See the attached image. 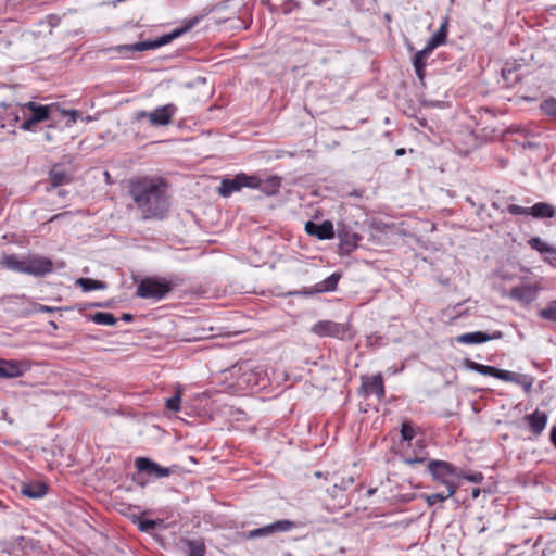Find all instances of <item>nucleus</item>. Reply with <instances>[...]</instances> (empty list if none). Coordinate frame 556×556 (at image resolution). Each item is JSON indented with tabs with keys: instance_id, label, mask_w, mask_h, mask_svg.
Masks as SVG:
<instances>
[{
	"instance_id": "f257e3e1",
	"label": "nucleus",
	"mask_w": 556,
	"mask_h": 556,
	"mask_svg": "<svg viewBox=\"0 0 556 556\" xmlns=\"http://www.w3.org/2000/svg\"><path fill=\"white\" fill-rule=\"evenodd\" d=\"M129 194L142 219H164L170 207L168 184L159 176H137L129 180Z\"/></svg>"
},
{
	"instance_id": "f03ea898",
	"label": "nucleus",
	"mask_w": 556,
	"mask_h": 556,
	"mask_svg": "<svg viewBox=\"0 0 556 556\" xmlns=\"http://www.w3.org/2000/svg\"><path fill=\"white\" fill-rule=\"evenodd\" d=\"M2 264L10 270L43 277L53 270V263L49 257L29 254L20 258L15 254L4 255Z\"/></svg>"
},
{
	"instance_id": "7ed1b4c3",
	"label": "nucleus",
	"mask_w": 556,
	"mask_h": 556,
	"mask_svg": "<svg viewBox=\"0 0 556 556\" xmlns=\"http://www.w3.org/2000/svg\"><path fill=\"white\" fill-rule=\"evenodd\" d=\"M427 472L430 475L431 480L444 486L447 496H454L458 483L455 482L458 475H462V469L454 466L452 463L440 459H429L427 462Z\"/></svg>"
},
{
	"instance_id": "20e7f679",
	"label": "nucleus",
	"mask_w": 556,
	"mask_h": 556,
	"mask_svg": "<svg viewBox=\"0 0 556 556\" xmlns=\"http://www.w3.org/2000/svg\"><path fill=\"white\" fill-rule=\"evenodd\" d=\"M464 364L468 369L473 370L480 375L491 376L506 382H514L516 384L521 386L526 391H529L532 387L533 380L531 377L527 375H521L518 372L500 369L497 367L483 365L469 358L465 359Z\"/></svg>"
},
{
	"instance_id": "39448f33",
	"label": "nucleus",
	"mask_w": 556,
	"mask_h": 556,
	"mask_svg": "<svg viewBox=\"0 0 556 556\" xmlns=\"http://www.w3.org/2000/svg\"><path fill=\"white\" fill-rule=\"evenodd\" d=\"M173 290V283L161 277H146L137 287V296L160 301Z\"/></svg>"
},
{
	"instance_id": "423d86ee",
	"label": "nucleus",
	"mask_w": 556,
	"mask_h": 556,
	"mask_svg": "<svg viewBox=\"0 0 556 556\" xmlns=\"http://www.w3.org/2000/svg\"><path fill=\"white\" fill-rule=\"evenodd\" d=\"M24 108L27 109L30 114L22 122L21 129L28 131L33 130L34 126L40 122L53 121L56 117V112L59 111V106L56 104L41 105L34 101L25 103Z\"/></svg>"
},
{
	"instance_id": "0eeeda50",
	"label": "nucleus",
	"mask_w": 556,
	"mask_h": 556,
	"mask_svg": "<svg viewBox=\"0 0 556 556\" xmlns=\"http://www.w3.org/2000/svg\"><path fill=\"white\" fill-rule=\"evenodd\" d=\"M447 39V21L445 20L440 28L428 39L425 48L418 51L413 58V66H427V59L434 49L445 43Z\"/></svg>"
},
{
	"instance_id": "6e6552de",
	"label": "nucleus",
	"mask_w": 556,
	"mask_h": 556,
	"mask_svg": "<svg viewBox=\"0 0 556 556\" xmlns=\"http://www.w3.org/2000/svg\"><path fill=\"white\" fill-rule=\"evenodd\" d=\"M178 108L174 103H167L159 106L151 112L139 111L136 113V118H148L149 123L153 127L167 126L172 123L173 117L177 113Z\"/></svg>"
},
{
	"instance_id": "1a4fd4ad",
	"label": "nucleus",
	"mask_w": 556,
	"mask_h": 556,
	"mask_svg": "<svg viewBox=\"0 0 556 556\" xmlns=\"http://www.w3.org/2000/svg\"><path fill=\"white\" fill-rule=\"evenodd\" d=\"M506 210L511 215H531L539 219L553 218L556 215V208L547 202H538L531 207L509 204Z\"/></svg>"
},
{
	"instance_id": "9d476101",
	"label": "nucleus",
	"mask_w": 556,
	"mask_h": 556,
	"mask_svg": "<svg viewBox=\"0 0 556 556\" xmlns=\"http://www.w3.org/2000/svg\"><path fill=\"white\" fill-rule=\"evenodd\" d=\"M296 527L294 521L288 519L277 520L273 523L247 531L243 533L247 540H254L264 536H270L280 532H289Z\"/></svg>"
},
{
	"instance_id": "9b49d317",
	"label": "nucleus",
	"mask_w": 556,
	"mask_h": 556,
	"mask_svg": "<svg viewBox=\"0 0 556 556\" xmlns=\"http://www.w3.org/2000/svg\"><path fill=\"white\" fill-rule=\"evenodd\" d=\"M349 330V325L332 320H319L311 328V331L316 336L330 337L339 340L345 339Z\"/></svg>"
},
{
	"instance_id": "f8f14e48",
	"label": "nucleus",
	"mask_w": 556,
	"mask_h": 556,
	"mask_svg": "<svg viewBox=\"0 0 556 556\" xmlns=\"http://www.w3.org/2000/svg\"><path fill=\"white\" fill-rule=\"evenodd\" d=\"M253 186V179L251 175L240 173L232 178H223L220 186L218 187L219 195L227 198L233 192L240 191L242 188H250Z\"/></svg>"
},
{
	"instance_id": "ddd939ff",
	"label": "nucleus",
	"mask_w": 556,
	"mask_h": 556,
	"mask_svg": "<svg viewBox=\"0 0 556 556\" xmlns=\"http://www.w3.org/2000/svg\"><path fill=\"white\" fill-rule=\"evenodd\" d=\"M338 238L340 240V254H350L356 250L358 242L362 239L361 235L353 231L352 228L345 224L338 225Z\"/></svg>"
},
{
	"instance_id": "4468645a",
	"label": "nucleus",
	"mask_w": 556,
	"mask_h": 556,
	"mask_svg": "<svg viewBox=\"0 0 556 556\" xmlns=\"http://www.w3.org/2000/svg\"><path fill=\"white\" fill-rule=\"evenodd\" d=\"M170 41H173L170 38V35L165 34L154 40L141 41V42H137L134 45H121V46H117L115 48V50L119 53L141 52V51H146V50H150V49L160 48L162 46L169 43Z\"/></svg>"
},
{
	"instance_id": "2eb2a0df",
	"label": "nucleus",
	"mask_w": 556,
	"mask_h": 556,
	"mask_svg": "<svg viewBox=\"0 0 556 556\" xmlns=\"http://www.w3.org/2000/svg\"><path fill=\"white\" fill-rule=\"evenodd\" d=\"M135 465L139 472H144L155 478L168 477L174 472L172 467H162L147 457H138Z\"/></svg>"
},
{
	"instance_id": "dca6fc26",
	"label": "nucleus",
	"mask_w": 556,
	"mask_h": 556,
	"mask_svg": "<svg viewBox=\"0 0 556 556\" xmlns=\"http://www.w3.org/2000/svg\"><path fill=\"white\" fill-rule=\"evenodd\" d=\"M540 288L536 285L526 283L510 289L509 298L521 304L528 305L536 300Z\"/></svg>"
},
{
	"instance_id": "f3484780",
	"label": "nucleus",
	"mask_w": 556,
	"mask_h": 556,
	"mask_svg": "<svg viewBox=\"0 0 556 556\" xmlns=\"http://www.w3.org/2000/svg\"><path fill=\"white\" fill-rule=\"evenodd\" d=\"M28 369L29 366L25 362L0 358V378H17L23 376Z\"/></svg>"
},
{
	"instance_id": "a211bd4d",
	"label": "nucleus",
	"mask_w": 556,
	"mask_h": 556,
	"mask_svg": "<svg viewBox=\"0 0 556 556\" xmlns=\"http://www.w3.org/2000/svg\"><path fill=\"white\" fill-rule=\"evenodd\" d=\"M362 390L365 395L375 394L379 400L384 397V384L381 374L374 375L371 377H362Z\"/></svg>"
},
{
	"instance_id": "6ab92c4d",
	"label": "nucleus",
	"mask_w": 556,
	"mask_h": 556,
	"mask_svg": "<svg viewBox=\"0 0 556 556\" xmlns=\"http://www.w3.org/2000/svg\"><path fill=\"white\" fill-rule=\"evenodd\" d=\"M502 331L496 330L492 334L482 331L467 332L456 337V342L462 344H481L490 340L501 339Z\"/></svg>"
},
{
	"instance_id": "aec40b11",
	"label": "nucleus",
	"mask_w": 556,
	"mask_h": 556,
	"mask_svg": "<svg viewBox=\"0 0 556 556\" xmlns=\"http://www.w3.org/2000/svg\"><path fill=\"white\" fill-rule=\"evenodd\" d=\"M253 179V186L251 189H258L266 195H275L279 192L281 187V178L278 176H270L266 179H261L256 175H251Z\"/></svg>"
},
{
	"instance_id": "412c9836",
	"label": "nucleus",
	"mask_w": 556,
	"mask_h": 556,
	"mask_svg": "<svg viewBox=\"0 0 556 556\" xmlns=\"http://www.w3.org/2000/svg\"><path fill=\"white\" fill-rule=\"evenodd\" d=\"M73 181V175L62 164H54L49 170V182L51 188L68 185Z\"/></svg>"
},
{
	"instance_id": "4be33fe9",
	"label": "nucleus",
	"mask_w": 556,
	"mask_h": 556,
	"mask_svg": "<svg viewBox=\"0 0 556 556\" xmlns=\"http://www.w3.org/2000/svg\"><path fill=\"white\" fill-rule=\"evenodd\" d=\"M305 231L309 236H315L320 240L332 239L334 237L333 225L330 220L316 224L312 220L305 224Z\"/></svg>"
},
{
	"instance_id": "5701e85b",
	"label": "nucleus",
	"mask_w": 556,
	"mask_h": 556,
	"mask_svg": "<svg viewBox=\"0 0 556 556\" xmlns=\"http://www.w3.org/2000/svg\"><path fill=\"white\" fill-rule=\"evenodd\" d=\"M525 420L529 425L530 431L539 437L546 427L548 416L546 413L535 409L532 414L526 415Z\"/></svg>"
},
{
	"instance_id": "b1692460",
	"label": "nucleus",
	"mask_w": 556,
	"mask_h": 556,
	"mask_svg": "<svg viewBox=\"0 0 556 556\" xmlns=\"http://www.w3.org/2000/svg\"><path fill=\"white\" fill-rule=\"evenodd\" d=\"M341 278V274L336 271L331 274L329 277H327L325 280L317 283L313 289L307 290L304 289L303 291H300L299 293L305 294V295H312L315 293L320 292H331L334 291L338 287V282Z\"/></svg>"
},
{
	"instance_id": "393cba45",
	"label": "nucleus",
	"mask_w": 556,
	"mask_h": 556,
	"mask_svg": "<svg viewBox=\"0 0 556 556\" xmlns=\"http://www.w3.org/2000/svg\"><path fill=\"white\" fill-rule=\"evenodd\" d=\"M21 493L29 498H41L48 493V485L38 481L23 483Z\"/></svg>"
},
{
	"instance_id": "a878e982",
	"label": "nucleus",
	"mask_w": 556,
	"mask_h": 556,
	"mask_svg": "<svg viewBox=\"0 0 556 556\" xmlns=\"http://www.w3.org/2000/svg\"><path fill=\"white\" fill-rule=\"evenodd\" d=\"M541 112L553 123L556 124V98L547 97L540 103Z\"/></svg>"
},
{
	"instance_id": "bb28decb",
	"label": "nucleus",
	"mask_w": 556,
	"mask_h": 556,
	"mask_svg": "<svg viewBox=\"0 0 556 556\" xmlns=\"http://www.w3.org/2000/svg\"><path fill=\"white\" fill-rule=\"evenodd\" d=\"M75 283L79 286L84 292L103 290L106 288V283L104 281L92 278H78Z\"/></svg>"
},
{
	"instance_id": "cd10ccee",
	"label": "nucleus",
	"mask_w": 556,
	"mask_h": 556,
	"mask_svg": "<svg viewBox=\"0 0 556 556\" xmlns=\"http://www.w3.org/2000/svg\"><path fill=\"white\" fill-rule=\"evenodd\" d=\"M502 77L506 87H515L520 80L521 75L517 67H509L502 70Z\"/></svg>"
},
{
	"instance_id": "c85d7f7f",
	"label": "nucleus",
	"mask_w": 556,
	"mask_h": 556,
	"mask_svg": "<svg viewBox=\"0 0 556 556\" xmlns=\"http://www.w3.org/2000/svg\"><path fill=\"white\" fill-rule=\"evenodd\" d=\"M188 547V556H205V544L201 540H185Z\"/></svg>"
},
{
	"instance_id": "c756f323",
	"label": "nucleus",
	"mask_w": 556,
	"mask_h": 556,
	"mask_svg": "<svg viewBox=\"0 0 556 556\" xmlns=\"http://www.w3.org/2000/svg\"><path fill=\"white\" fill-rule=\"evenodd\" d=\"M90 320L98 325H108V326H114L117 321V319L114 317L112 313L106 312H98L90 316Z\"/></svg>"
},
{
	"instance_id": "7c9ffc66",
	"label": "nucleus",
	"mask_w": 556,
	"mask_h": 556,
	"mask_svg": "<svg viewBox=\"0 0 556 556\" xmlns=\"http://www.w3.org/2000/svg\"><path fill=\"white\" fill-rule=\"evenodd\" d=\"M419 496H420V498L425 500L427 505L430 507L434 506L439 502H445L447 498L451 497V496L446 495L445 491H441V492H437V493H432V494L422 493Z\"/></svg>"
},
{
	"instance_id": "2f4dec72",
	"label": "nucleus",
	"mask_w": 556,
	"mask_h": 556,
	"mask_svg": "<svg viewBox=\"0 0 556 556\" xmlns=\"http://www.w3.org/2000/svg\"><path fill=\"white\" fill-rule=\"evenodd\" d=\"M528 244L531 249L540 252L541 254H547L549 253L551 249H552V245L547 244L546 242H544L541 238L539 237H532L531 239L528 240Z\"/></svg>"
},
{
	"instance_id": "473e14b6",
	"label": "nucleus",
	"mask_w": 556,
	"mask_h": 556,
	"mask_svg": "<svg viewBox=\"0 0 556 556\" xmlns=\"http://www.w3.org/2000/svg\"><path fill=\"white\" fill-rule=\"evenodd\" d=\"M134 523L137 525L138 529L141 531V532H152L153 530L156 529V526H157V521L156 520H152V519H141L140 517H135L134 518Z\"/></svg>"
},
{
	"instance_id": "72a5a7b5",
	"label": "nucleus",
	"mask_w": 556,
	"mask_h": 556,
	"mask_svg": "<svg viewBox=\"0 0 556 556\" xmlns=\"http://www.w3.org/2000/svg\"><path fill=\"white\" fill-rule=\"evenodd\" d=\"M199 17H193L186 22V24L182 27L175 28L169 33L172 40L180 37L181 35L189 31L191 28H193L199 23Z\"/></svg>"
},
{
	"instance_id": "f704fd0d",
	"label": "nucleus",
	"mask_w": 556,
	"mask_h": 556,
	"mask_svg": "<svg viewBox=\"0 0 556 556\" xmlns=\"http://www.w3.org/2000/svg\"><path fill=\"white\" fill-rule=\"evenodd\" d=\"M542 319L556 323V301H551L545 308L539 312Z\"/></svg>"
},
{
	"instance_id": "c9c22d12",
	"label": "nucleus",
	"mask_w": 556,
	"mask_h": 556,
	"mask_svg": "<svg viewBox=\"0 0 556 556\" xmlns=\"http://www.w3.org/2000/svg\"><path fill=\"white\" fill-rule=\"evenodd\" d=\"M416 435L415 428L410 421H404L401 426V438L402 441L410 442Z\"/></svg>"
},
{
	"instance_id": "e433bc0d",
	"label": "nucleus",
	"mask_w": 556,
	"mask_h": 556,
	"mask_svg": "<svg viewBox=\"0 0 556 556\" xmlns=\"http://www.w3.org/2000/svg\"><path fill=\"white\" fill-rule=\"evenodd\" d=\"M56 116H68V121L66 122V126L71 127L74 125L77 119L80 117V112L78 110H63L59 108V111L56 112Z\"/></svg>"
},
{
	"instance_id": "4c0bfd02",
	"label": "nucleus",
	"mask_w": 556,
	"mask_h": 556,
	"mask_svg": "<svg viewBox=\"0 0 556 556\" xmlns=\"http://www.w3.org/2000/svg\"><path fill=\"white\" fill-rule=\"evenodd\" d=\"M457 479H465L467 481H470V482H473V483H481L484 479L482 472H465L463 469H462V475H458L457 476Z\"/></svg>"
},
{
	"instance_id": "58836bf2",
	"label": "nucleus",
	"mask_w": 556,
	"mask_h": 556,
	"mask_svg": "<svg viewBox=\"0 0 556 556\" xmlns=\"http://www.w3.org/2000/svg\"><path fill=\"white\" fill-rule=\"evenodd\" d=\"M181 396L180 393H175L172 397L166 400L165 406L168 410L178 412L180 409Z\"/></svg>"
},
{
	"instance_id": "ea45409f",
	"label": "nucleus",
	"mask_w": 556,
	"mask_h": 556,
	"mask_svg": "<svg viewBox=\"0 0 556 556\" xmlns=\"http://www.w3.org/2000/svg\"><path fill=\"white\" fill-rule=\"evenodd\" d=\"M301 3L296 0H285L281 4V13L285 15L290 14L292 11L300 9Z\"/></svg>"
},
{
	"instance_id": "a19ab883",
	"label": "nucleus",
	"mask_w": 556,
	"mask_h": 556,
	"mask_svg": "<svg viewBox=\"0 0 556 556\" xmlns=\"http://www.w3.org/2000/svg\"><path fill=\"white\" fill-rule=\"evenodd\" d=\"M61 308L60 307H52V306H48V305H43V304H39V303H33L31 304V309H30V313H53L55 311H60Z\"/></svg>"
},
{
	"instance_id": "79ce46f5",
	"label": "nucleus",
	"mask_w": 556,
	"mask_h": 556,
	"mask_svg": "<svg viewBox=\"0 0 556 556\" xmlns=\"http://www.w3.org/2000/svg\"><path fill=\"white\" fill-rule=\"evenodd\" d=\"M354 483L353 477L342 478L341 481L338 483H334L333 488L340 489V490H346Z\"/></svg>"
},
{
	"instance_id": "37998d69",
	"label": "nucleus",
	"mask_w": 556,
	"mask_h": 556,
	"mask_svg": "<svg viewBox=\"0 0 556 556\" xmlns=\"http://www.w3.org/2000/svg\"><path fill=\"white\" fill-rule=\"evenodd\" d=\"M425 462H426L425 457H419V456H415V457L404 456L403 457V463L408 465V466H414L416 464H421V463H425Z\"/></svg>"
},
{
	"instance_id": "c03bdc74",
	"label": "nucleus",
	"mask_w": 556,
	"mask_h": 556,
	"mask_svg": "<svg viewBox=\"0 0 556 556\" xmlns=\"http://www.w3.org/2000/svg\"><path fill=\"white\" fill-rule=\"evenodd\" d=\"M416 76L418 77L420 84L425 86V77H426V66H414Z\"/></svg>"
},
{
	"instance_id": "a18cd8bd",
	"label": "nucleus",
	"mask_w": 556,
	"mask_h": 556,
	"mask_svg": "<svg viewBox=\"0 0 556 556\" xmlns=\"http://www.w3.org/2000/svg\"><path fill=\"white\" fill-rule=\"evenodd\" d=\"M511 131L519 132L525 138V140L534 137V134L526 127H517L516 129L511 128Z\"/></svg>"
},
{
	"instance_id": "49530a36",
	"label": "nucleus",
	"mask_w": 556,
	"mask_h": 556,
	"mask_svg": "<svg viewBox=\"0 0 556 556\" xmlns=\"http://www.w3.org/2000/svg\"><path fill=\"white\" fill-rule=\"evenodd\" d=\"M522 148L523 149H530V150H533V149H538L540 147V143L539 142H535L532 140V138L530 139H526L522 143H521Z\"/></svg>"
},
{
	"instance_id": "de8ad7c7",
	"label": "nucleus",
	"mask_w": 556,
	"mask_h": 556,
	"mask_svg": "<svg viewBox=\"0 0 556 556\" xmlns=\"http://www.w3.org/2000/svg\"><path fill=\"white\" fill-rule=\"evenodd\" d=\"M547 260L553 264L556 265V248L552 247Z\"/></svg>"
},
{
	"instance_id": "09e8293b",
	"label": "nucleus",
	"mask_w": 556,
	"mask_h": 556,
	"mask_svg": "<svg viewBox=\"0 0 556 556\" xmlns=\"http://www.w3.org/2000/svg\"><path fill=\"white\" fill-rule=\"evenodd\" d=\"M549 439L552 444L556 447V424L551 429Z\"/></svg>"
},
{
	"instance_id": "8fccbe9b",
	"label": "nucleus",
	"mask_w": 556,
	"mask_h": 556,
	"mask_svg": "<svg viewBox=\"0 0 556 556\" xmlns=\"http://www.w3.org/2000/svg\"><path fill=\"white\" fill-rule=\"evenodd\" d=\"M544 518L547 520L556 521V511H544Z\"/></svg>"
},
{
	"instance_id": "3c124183",
	"label": "nucleus",
	"mask_w": 556,
	"mask_h": 556,
	"mask_svg": "<svg viewBox=\"0 0 556 556\" xmlns=\"http://www.w3.org/2000/svg\"><path fill=\"white\" fill-rule=\"evenodd\" d=\"M121 319L124 320V321L129 323V321L134 320V316L131 314H129V313H124L122 315Z\"/></svg>"
},
{
	"instance_id": "603ef678",
	"label": "nucleus",
	"mask_w": 556,
	"mask_h": 556,
	"mask_svg": "<svg viewBox=\"0 0 556 556\" xmlns=\"http://www.w3.org/2000/svg\"><path fill=\"white\" fill-rule=\"evenodd\" d=\"M480 492H481V491H480V489H479V488H475V489H472V491H471V496H472V498H477V497L480 495Z\"/></svg>"
},
{
	"instance_id": "864d4df0",
	"label": "nucleus",
	"mask_w": 556,
	"mask_h": 556,
	"mask_svg": "<svg viewBox=\"0 0 556 556\" xmlns=\"http://www.w3.org/2000/svg\"><path fill=\"white\" fill-rule=\"evenodd\" d=\"M405 153H406V151H405L404 148H399V149L395 150V155L396 156H403Z\"/></svg>"
},
{
	"instance_id": "5fc2aeb1",
	"label": "nucleus",
	"mask_w": 556,
	"mask_h": 556,
	"mask_svg": "<svg viewBox=\"0 0 556 556\" xmlns=\"http://www.w3.org/2000/svg\"><path fill=\"white\" fill-rule=\"evenodd\" d=\"M315 5H321L328 2L329 0H311Z\"/></svg>"
},
{
	"instance_id": "6e6d98bb",
	"label": "nucleus",
	"mask_w": 556,
	"mask_h": 556,
	"mask_svg": "<svg viewBox=\"0 0 556 556\" xmlns=\"http://www.w3.org/2000/svg\"><path fill=\"white\" fill-rule=\"evenodd\" d=\"M92 306L106 307L108 305L106 304H102V303H94V304H92Z\"/></svg>"
},
{
	"instance_id": "4d7b16f0",
	"label": "nucleus",
	"mask_w": 556,
	"mask_h": 556,
	"mask_svg": "<svg viewBox=\"0 0 556 556\" xmlns=\"http://www.w3.org/2000/svg\"><path fill=\"white\" fill-rule=\"evenodd\" d=\"M45 136H46L47 141H51V140H52V138H51V136H50V134H49V132H46V135H45Z\"/></svg>"
},
{
	"instance_id": "13d9d810",
	"label": "nucleus",
	"mask_w": 556,
	"mask_h": 556,
	"mask_svg": "<svg viewBox=\"0 0 556 556\" xmlns=\"http://www.w3.org/2000/svg\"><path fill=\"white\" fill-rule=\"evenodd\" d=\"M51 327L56 328V325L54 321H50Z\"/></svg>"
}]
</instances>
